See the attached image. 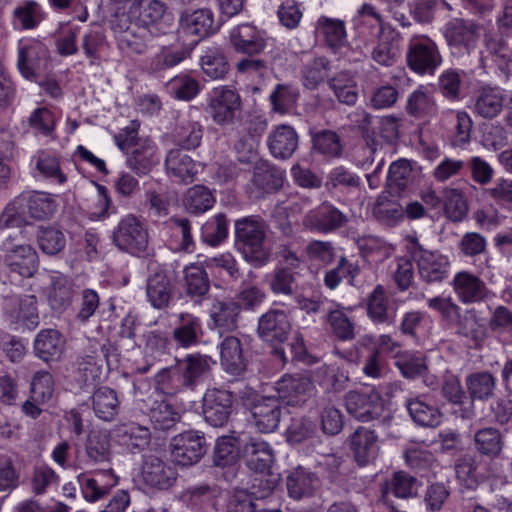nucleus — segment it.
<instances>
[{"label":"nucleus","instance_id":"nucleus-25","mask_svg":"<svg viewBox=\"0 0 512 512\" xmlns=\"http://www.w3.org/2000/svg\"><path fill=\"white\" fill-rule=\"evenodd\" d=\"M285 171L268 160L259 159L253 166L251 180L257 197L273 194L283 186Z\"/></svg>","mask_w":512,"mask_h":512},{"label":"nucleus","instance_id":"nucleus-52","mask_svg":"<svg viewBox=\"0 0 512 512\" xmlns=\"http://www.w3.org/2000/svg\"><path fill=\"white\" fill-rule=\"evenodd\" d=\"M356 360L360 362L364 359L363 372L366 376L372 378H379L382 373V366L380 363V351L376 340L372 336L365 335L361 337L357 344Z\"/></svg>","mask_w":512,"mask_h":512},{"label":"nucleus","instance_id":"nucleus-40","mask_svg":"<svg viewBox=\"0 0 512 512\" xmlns=\"http://www.w3.org/2000/svg\"><path fill=\"white\" fill-rule=\"evenodd\" d=\"M366 313L375 325H392L396 311L390 307L386 289L378 284L367 295Z\"/></svg>","mask_w":512,"mask_h":512},{"label":"nucleus","instance_id":"nucleus-46","mask_svg":"<svg viewBox=\"0 0 512 512\" xmlns=\"http://www.w3.org/2000/svg\"><path fill=\"white\" fill-rule=\"evenodd\" d=\"M183 289L186 296L195 303H201L210 290L206 269L197 263L187 265L183 270Z\"/></svg>","mask_w":512,"mask_h":512},{"label":"nucleus","instance_id":"nucleus-26","mask_svg":"<svg viewBox=\"0 0 512 512\" xmlns=\"http://www.w3.org/2000/svg\"><path fill=\"white\" fill-rule=\"evenodd\" d=\"M65 346L66 340L59 330L45 328L41 329L34 338L33 353L38 359L50 365L62 358Z\"/></svg>","mask_w":512,"mask_h":512},{"label":"nucleus","instance_id":"nucleus-19","mask_svg":"<svg viewBox=\"0 0 512 512\" xmlns=\"http://www.w3.org/2000/svg\"><path fill=\"white\" fill-rule=\"evenodd\" d=\"M279 400L288 406H301L311 397L314 384L307 374H284L276 383Z\"/></svg>","mask_w":512,"mask_h":512},{"label":"nucleus","instance_id":"nucleus-10","mask_svg":"<svg viewBox=\"0 0 512 512\" xmlns=\"http://www.w3.org/2000/svg\"><path fill=\"white\" fill-rule=\"evenodd\" d=\"M450 56L456 60L470 56L478 47V26L471 21L455 18L441 29Z\"/></svg>","mask_w":512,"mask_h":512},{"label":"nucleus","instance_id":"nucleus-5","mask_svg":"<svg viewBox=\"0 0 512 512\" xmlns=\"http://www.w3.org/2000/svg\"><path fill=\"white\" fill-rule=\"evenodd\" d=\"M39 268V256L30 245H16L3 250L0 256L1 275L4 283L20 285L24 279L31 278Z\"/></svg>","mask_w":512,"mask_h":512},{"label":"nucleus","instance_id":"nucleus-59","mask_svg":"<svg viewBox=\"0 0 512 512\" xmlns=\"http://www.w3.org/2000/svg\"><path fill=\"white\" fill-rule=\"evenodd\" d=\"M286 439L290 444H300L310 441L311 444L320 443L318 424L308 417L292 418L286 429Z\"/></svg>","mask_w":512,"mask_h":512},{"label":"nucleus","instance_id":"nucleus-53","mask_svg":"<svg viewBox=\"0 0 512 512\" xmlns=\"http://www.w3.org/2000/svg\"><path fill=\"white\" fill-rule=\"evenodd\" d=\"M180 499L191 510L205 512L215 504L216 488L208 483L190 485L182 491Z\"/></svg>","mask_w":512,"mask_h":512},{"label":"nucleus","instance_id":"nucleus-2","mask_svg":"<svg viewBox=\"0 0 512 512\" xmlns=\"http://www.w3.org/2000/svg\"><path fill=\"white\" fill-rule=\"evenodd\" d=\"M216 361L199 352L175 358V364L164 368L155 376L156 389L167 396L195 390L210 376Z\"/></svg>","mask_w":512,"mask_h":512},{"label":"nucleus","instance_id":"nucleus-51","mask_svg":"<svg viewBox=\"0 0 512 512\" xmlns=\"http://www.w3.org/2000/svg\"><path fill=\"white\" fill-rule=\"evenodd\" d=\"M95 416L103 421H113L119 414L120 400L117 392L107 386H100L91 396Z\"/></svg>","mask_w":512,"mask_h":512},{"label":"nucleus","instance_id":"nucleus-6","mask_svg":"<svg viewBox=\"0 0 512 512\" xmlns=\"http://www.w3.org/2000/svg\"><path fill=\"white\" fill-rule=\"evenodd\" d=\"M292 325L285 310L270 308L258 319L257 334L263 341L273 346L272 354L285 364L288 359L282 344L291 332Z\"/></svg>","mask_w":512,"mask_h":512},{"label":"nucleus","instance_id":"nucleus-64","mask_svg":"<svg viewBox=\"0 0 512 512\" xmlns=\"http://www.w3.org/2000/svg\"><path fill=\"white\" fill-rule=\"evenodd\" d=\"M300 96L298 87L290 83H278L269 95L272 111L284 115L297 103Z\"/></svg>","mask_w":512,"mask_h":512},{"label":"nucleus","instance_id":"nucleus-35","mask_svg":"<svg viewBox=\"0 0 512 512\" xmlns=\"http://www.w3.org/2000/svg\"><path fill=\"white\" fill-rule=\"evenodd\" d=\"M299 144L296 130L286 124L275 126L267 138V146L271 155L276 159H289L295 153Z\"/></svg>","mask_w":512,"mask_h":512},{"label":"nucleus","instance_id":"nucleus-48","mask_svg":"<svg viewBox=\"0 0 512 512\" xmlns=\"http://www.w3.org/2000/svg\"><path fill=\"white\" fill-rule=\"evenodd\" d=\"M504 91L499 87H483L476 96L473 112L484 119H493L503 110Z\"/></svg>","mask_w":512,"mask_h":512},{"label":"nucleus","instance_id":"nucleus-45","mask_svg":"<svg viewBox=\"0 0 512 512\" xmlns=\"http://www.w3.org/2000/svg\"><path fill=\"white\" fill-rule=\"evenodd\" d=\"M33 161L35 163L34 178L58 185L67 182V175L61 169L60 157L55 152L41 150L33 158Z\"/></svg>","mask_w":512,"mask_h":512},{"label":"nucleus","instance_id":"nucleus-8","mask_svg":"<svg viewBox=\"0 0 512 512\" xmlns=\"http://www.w3.org/2000/svg\"><path fill=\"white\" fill-rule=\"evenodd\" d=\"M50 66V52L44 42L35 38H24L18 42L17 69L24 79L38 82Z\"/></svg>","mask_w":512,"mask_h":512},{"label":"nucleus","instance_id":"nucleus-32","mask_svg":"<svg viewBox=\"0 0 512 512\" xmlns=\"http://www.w3.org/2000/svg\"><path fill=\"white\" fill-rule=\"evenodd\" d=\"M159 162L157 145L148 138L127 152L126 166L140 177L148 175Z\"/></svg>","mask_w":512,"mask_h":512},{"label":"nucleus","instance_id":"nucleus-22","mask_svg":"<svg viewBox=\"0 0 512 512\" xmlns=\"http://www.w3.org/2000/svg\"><path fill=\"white\" fill-rule=\"evenodd\" d=\"M78 483L84 499L96 502L103 499L117 486L119 478L112 469L97 470L78 475Z\"/></svg>","mask_w":512,"mask_h":512},{"label":"nucleus","instance_id":"nucleus-56","mask_svg":"<svg viewBox=\"0 0 512 512\" xmlns=\"http://www.w3.org/2000/svg\"><path fill=\"white\" fill-rule=\"evenodd\" d=\"M166 88L173 99L188 102L198 96L201 83L191 74L180 73L167 82Z\"/></svg>","mask_w":512,"mask_h":512},{"label":"nucleus","instance_id":"nucleus-17","mask_svg":"<svg viewBox=\"0 0 512 512\" xmlns=\"http://www.w3.org/2000/svg\"><path fill=\"white\" fill-rule=\"evenodd\" d=\"M177 273L171 266H159L146 281V296L150 305L158 310L166 309L173 300Z\"/></svg>","mask_w":512,"mask_h":512},{"label":"nucleus","instance_id":"nucleus-43","mask_svg":"<svg viewBox=\"0 0 512 512\" xmlns=\"http://www.w3.org/2000/svg\"><path fill=\"white\" fill-rule=\"evenodd\" d=\"M243 456L246 466L260 474H269L274 462L271 446L260 439L250 438L244 445Z\"/></svg>","mask_w":512,"mask_h":512},{"label":"nucleus","instance_id":"nucleus-12","mask_svg":"<svg viewBox=\"0 0 512 512\" xmlns=\"http://www.w3.org/2000/svg\"><path fill=\"white\" fill-rule=\"evenodd\" d=\"M407 66L419 75H434L443 59L437 44L421 35L409 40L406 52Z\"/></svg>","mask_w":512,"mask_h":512},{"label":"nucleus","instance_id":"nucleus-9","mask_svg":"<svg viewBox=\"0 0 512 512\" xmlns=\"http://www.w3.org/2000/svg\"><path fill=\"white\" fill-rule=\"evenodd\" d=\"M410 258L416 263L419 278L425 284H441L448 279L451 262L440 251L425 249L415 240L410 248Z\"/></svg>","mask_w":512,"mask_h":512},{"label":"nucleus","instance_id":"nucleus-30","mask_svg":"<svg viewBox=\"0 0 512 512\" xmlns=\"http://www.w3.org/2000/svg\"><path fill=\"white\" fill-rule=\"evenodd\" d=\"M347 222V216L329 203H323L310 211L304 219L307 227L321 233L333 232L343 227Z\"/></svg>","mask_w":512,"mask_h":512},{"label":"nucleus","instance_id":"nucleus-1","mask_svg":"<svg viewBox=\"0 0 512 512\" xmlns=\"http://www.w3.org/2000/svg\"><path fill=\"white\" fill-rule=\"evenodd\" d=\"M217 29L218 26L214 25V15L210 9L184 10L179 20V32L184 36L196 38L188 45L162 47L158 53L145 60L144 71L156 78L163 77L167 70L189 58L200 40L214 34Z\"/></svg>","mask_w":512,"mask_h":512},{"label":"nucleus","instance_id":"nucleus-3","mask_svg":"<svg viewBox=\"0 0 512 512\" xmlns=\"http://www.w3.org/2000/svg\"><path fill=\"white\" fill-rule=\"evenodd\" d=\"M57 196L46 191L25 190L14 197L0 215V227H21L29 222L48 221L58 210Z\"/></svg>","mask_w":512,"mask_h":512},{"label":"nucleus","instance_id":"nucleus-54","mask_svg":"<svg viewBox=\"0 0 512 512\" xmlns=\"http://www.w3.org/2000/svg\"><path fill=\"white\" fill-rule=\"evenodd\" d=\"M504 445V435L497 428L484 427L478 429L474 434L476 451L490 460L500 456Z\"/></svg>","mask_w":512,"mask_h":512},{"label":"nucleus","instance_id":"nucleus-33","mask_svg":"<svg viewBox=\"0 0 512 512\" xmlns=\"http://www.w3.org/2000/svg\"><path fill=\"white\" fill-rule=\"evenodd\" d=\"M75 284L72 278L60 272L50 275L48 287V304L56 313L65 312L73 303Z\"/></svg>","mask_w":512,"mask_h":512},{"label":"nucleus","instance_id":"nucleus-21","mask_svg":"<svg viewBox=\"0 0 512 512\" xmlns=\"http://www.w3.org/2000/svg\"><path fill=\"white\" fill-rule=\"evenodd\" d=\"M112 29L121 50L137 55L144 54L148 50L151 36L149 31L138 29L128 21L127 17L116 15V19L112 21Z\"/></svg>","mask_w":512,"mask_h":512},{"label":"nucleus","instance_id":"nucleus-18","mask_svg":"<svg viewBox=\"0 0 512 512\" xmlns=\"http://www.w3.org/2000/svg\"><path fill=\"white\" fill-rule=\"evenodd\" d=\"M229 40L236 53L248 57L260 55L268 45L267 32L252 22L234 26L229 32Z\"/></svg>","mask_w":512,"mask_h":512},{"label":"nucleus","instance_id":"nucleus-49","mask_svg":"<svg viewBox=\"0 0 512 512\" xmlns=\"http://www.w3.org/2000/svg\"><path fill=\"white\" fill-rule=\"evenodd\" d=\"M329 89L333 92L340 104L354 106L358 100L359 92L355 76L347 70L340 71L327 81Z\"/></svg>","mask_w":512,"mask_h":512},{"label":"nucleus","instance_id":"nucleus-57","mask_svg":"<svg viewBox=\"0 0 512 512\" xmlns=\"http://www.w3.org/2000/svg\"><path fill=\"white\" fill-rule=\"evenodd\" d=\"M203 137V126L192 120H181L176 125L172 138L176 146L184 150H194L200 146Z\"/></svg>","mask_w":512,"mask_h":512},{"label":"nucleus","instance_id":"nucleus-42","mask_svg":"<svg viewBox=\"0 0 512 512\" xmlns=\"http://www.w3.org/2000/svg\"><path fill=\"white\" fill-rule=\"evenodd\" d=\"M469 84V73L460 68H447L438 77V89L449 101H459L464 98Z\"/></svg>","mask_w":512,"mask_h":512},{"label":"nucleus","instance_id":"nucleus-63","mask_svg":"<svg viewBox=\"0 0 512 512\" xmlns=\"http://www.w3.org/2000/svg\"><path fill=\"white\" fill-rule=\"evenodd\" d=\"M203 73L211 80L224 79L229 72V63L219 48H208L200 58Z\"/></svg>","mask_w":512,"mask_h":512},{"label":"nucleus","instance_id":"nucleus-31","mask_svg":"<svg viewBox=\"0 0 512 512\" xmlns=\"http://www.w3.org/2000/svg\"><path fill=\"white\" fill-rule=\"evenodd\" d=\"M405 406L412 421L418 426L435 428L442 423L443 414L429 396L408 398Z\"/></svg>","mask_w":512,"mask_h":512},{"label":"nucleus","instance_id":"nucleus-34","mask_svg":"<svg viewBox=\"0 0 512 512\" xmlns=\"http://www.w3.org/2000/svg\"><path fill=\"white\" fill-rule=\"evenodd\" d=\"M319 486L317 474L308 468L298 466L286 477L288 496L294 500H305L313 497Z\"/></svg>","mask_w":512,"mask_h":512},{"label":"nucleus","instance_id":"nucleus-38","mask_svg":"<svg viewBox=\"0 0 512 512\" xmlns=\"http://www.w3.org/2000/svg\"><path fill=\"white\" fill-rule=\"evenodd\" d=\"M255 426L261 433L274 432L280 423L282 407L279 399L261 398L251 407Z\"/></svg>","mask_w":512,"mask_h":512},{"label":"nucleus","instance_id":"nucleus-15","mask_svg":"<svg viewBox=\"0 0 512 512\" xmlns=\"http://www.w3.org/2000/svg\"><path fill=\"white\" fill-rule=\"evenodd\" d=\"M173 460L181 466H191L199 462L207 451L203 432L187 430L174 436L170 442Z\"/></svg>","mask_w":512,"mask_h":512},{"label":"nucleus","instance_id":"nucleus-50","mask_svg":"<svg viewBox=\"0 0 512 512\" xmlns=\"http://www.w3.org/2000/svg\"><path fill=\"white\" fill-rule=\"evenodd\" d=\"M240 439L233 435L218 437L213 451V465L234 471L240 458Z\"/></svg>","mask_w":512,"mask_h":512},{"label":"nucleus","instance_id":"nucleus-60","mask_svg":"<svg viewBox=\"0 0 512 512\" xmlns=\"http://www.w3.org/2000/svg\"><path fill=\"white\" fill-rule=\"evenodd\" d=\"M331 62L326 57H315L301 70L302 85L308 90H316L325 80L328 81Z\"/></svg>","mask_w":512,"mask_h":512},{"label":"nucleus","instance_id":"nucleus-24","mask_svg":"<svg viewBox=\"0 0 512 512\" xmlns=\"http://www.w3.org/2000/svg\"><path fill=\"white\" fill-rule=\"evenodd\" d=\"M222 369L233 376H240L248 366V357L241 340L232 335H227L217 344Z\"/></svg>","mask_w":512,"mask_h":512},{"label":"nucleus","instance_id":"nucleus-36","mask_svg":"<svg viewBox=\"0 0 512 512\" xmlns=\"http://www.w3.org/2000/svg\"><path fill=\"white\" fill-rule=\"evenodd\" d=\"M166 6L158 0H139L133 4L127 14L120 17H127L138 29L149 31L151 26L156 25L163 17Z\"/></svg>","mask_w":512,"mask_h":512},{"label":"nucleus","instance_id":"nucleus-29","mask_svg":"<svg viewBox=\"0 0 512 512\" xmlns=\"http://www.w3.org/2000/svg\"><path fill=\"white\" fill-rule=\"evenodd\" d=\"M141 474L143 483L157 490H168L175 484L178 477L174 466L153 456L145 460Z\"/></svg>","mask_w":512,"mask_h":512},{"label":"nucleus","instance_id":"nucleus-39","mask_svg":"<svg viewBox=\"0 0 512 512\" xmlns=\"http://www.w3.org/2000/svg\"><path fill=\"white\" fill-rule=\"evenodd\" d=\"M46 18L47 12L39 2L21 0L12 12L11 24L18 31L35 30Z\"/></svg>","mask_w":512,"mask_h":512},{"label":"nucleus","instance_id":"nucleus-41","mask_svg":"<svg viewBox=\"0 0 512 512\" xmlns=\"http://www.w3.org/2000/svg\"><path fill=\"white\" fill-rule=\"evenodd\" d=\"M113 436L120 446L133 454L143 451L151 439L149 429L135 422L117 426L113 430Z\"/></svg>","mask_w":512,"mask_h":512},{"label":"nucleus","instance_id":"nucleus-58","mask_svg":"<svg viewBox=\"0 0 512 512\" xmlns=\"http://www.w3.org/2000/svg\"><path fill=\"white\" fill-rule=\"evenodd\" d=\"M468 398L472 400L486 401L494 395L496 387L495 377L488 371L474 372L466 377Z\"/></svg>","mask_w":512,"mask_h":512},{"label":"nucleus","instance_id":"nucleus-55","mask_svg":"<svg viewBox=\"0 0 512 512\" xmlns=\"http://www.w3.org/2000/svg\"><path fill=\"white\" fill-rule=\"evenodd\" d=\"M165 166L175 177L185 183H192L198 174L196 162L181 149H171L168 152Z\"/></svg>","mask_w":512,"mask_h":512},{"label":"nucleus","instance_id":"nucleus-44","mask_svg":"<svg viewBox=\"0 0 512 512\" xmlns=\"http://www.w3.org/2000/svg\"><path fill=\"white\" fill-rule=\"evenodd\" d=\"M316 34L333 53L348 43L345 22L341 19L320 16L316 23Z\"/></svg>","mask_w":512,"mask_h":512},{"label":"nucleus","instance_id":"nucleus-20","mask_svg":"<svg viewBox=\"0 0 512 512\" xmlns=\"http://www.w3.org/2000/svg\"><path fill=\"white\" fill-rule=\"evenodd\" d=\"M90 348V354H85L77 360L75 378L83 390L94 387L100 381L103 365L108 362L109 348L106 345L97 343Z\"/></svg>","mask_w":512,"mask_h":512},{"label":"nucleus","instance_id":"nucleus-16","mask_svg":"<svg viewBox=\"0 0 512 512\" xmlns=\"http://www.w3.org/2000/svg\"><path fill=\"white\" fill-rule=\"evenodd\" d=\"M234 394L226 389H207L202 398V415L207 424L224 427L233 412Z\"/></svg>","mask_w":512,"mask_h":512},{"label":"nucleus","instance_id":"nucleus-47","mask_svg":"<svg viewBox=\"0 0 512 512\" xmlns=\"http://www.w3.org/2000/svg\"><path fill=\"white\" fill-rule=\"evenodd\" d=\"M442 395L451 403L454 407H458L455 413H459V416L463 419H471L474 416V405L472 400L468 398V395L464 391L459 379L454 376H448L445 378L442 384Z\"/></svg>","mask_w":512,"mask_h":512},{"label":"nucleus","instance_id":"nucleus-14","mask_svg":"<svg viewBox=\"0 0 512 512\" xmlns=\"http://www.w3.org/2000/svg\"><path fill=\"white\" fill-rule=\"evenodd\" d=\"M207 111L219 126L232 125L241 111V97L228 86L214 87L208 94Z\"/></svg>","mask_w":512,"mask_h":512},{"label":"nucleus","instance_id":"nucleus-13","mask_svg":"<svg viewBox=\"0 0 512 512\" xmlns=\"http://www.w3.org/2000/svg\"><path fill=\"white\" fill-rule=\"evenodd\" d=\"M345 406L347 412L361 422H370L383 417L386 411L385 401L375 388H364L351 390L345 395Z\"/></svg>","mask_w":512,"mask_h":512},{"label":"nucleus","instance_id":"nucleus-23","mask_svg":"<svg viewBox=\"0 0 512 512\" xmlns=\"http://www.w3.org/2000/svg\"><path fill=\"white\" fill-rule=\"evenodd\" d=\"M204 335L202 320L187 312L177 315L172 330V341L177 348L189 349L201 343Z\"/></svg>","mask_w":512,"mask_h":512},{"label":"nucleus","instance_id":"nucleus-37","mask_svg":"<svg viewBox=\"0 0 512 512\" xmlns=\"http://www.w3.org/2000/svg\"><path fill=\"white\" fill-rule=\"evenodd\" d=\"M239 303L232 298H214L209 308V316L215 328L232 332L238 328L240 318Z\"/></svg>","mask_w":512,"mask_h":512},{"label":"nucleus","instance_id":"nucleus-27","mask_svg":"<svg viewBox=\"0 0 512 512\" xmlns=\"http://www.w3.org/2000/svg\"><path fill=\"white\" fill-rule=\"evenodd\" d=\"M378 435L372 429L359 426L349 437V449L355 462L360 467H365L373 462L378 454Z\"/></svg>","mask_w":512,"mask_h":512},{"label":"nucleus","instance_id":"nucleus-7","mask_svg":"<svg viewBox=\"0 0 512 512\" xmlns=\"http://www.w3.org/2000/svg\"><path fill=\"white\" fill-rule=\"evenodd\" d=\"M115 246L132 256L145 257L149 254V233L145 223L133 214L121 218L113 231Z\"/></svg>","mask_w":512,"mask_h":512},{"label":"nucleus","instance_id":"nucleus-28","mask_svg":"<svg viewBox=\"0 0 512 512\" xmlns=\"http://www.w3.org/2000/svg\"><path fill=\"white\" fill-rule=\"evenodd\" d=\"M452 287L458 300L463 304L483 302L490 292L486 283L469 271L457 272L453 277Z\"/></svg>","mask_w":512,"mask_h":512},{"label":"nucleus","instance_id":"nucleus-11","mask_svg":"<svg viewBox=\"0 0 512 512\" xmlns=\"http://www.w3.org/2000/svg\"><path fill=\"white\" fill-rule=\"evenodd\" d=\"M2 312L14 330L32 331L40 323L38 300L35 295H7L3 298Z\"/></svg>","mask_w":512,"mask_h":512},{"label":"nucleus","instance_id":"nucleus-4","mask_svg":"<svg viewBox=\"0 0 512 512\" xmlns=\"http://www.w3.org/2000/svg\"><path fill=\"white\" fill-rule=\"evenodd\" d=\"M235 227V247L244 259L261 267L270 259V252L265 247L266 231L260 216L251 215L237 219Z\"/></svg>","mask_w":512,"mask_h":512},{"label":"nucleus","instance_id":"nucleus-62","mask_svg":"<svg viewBox=\"0 0 512 512\" xmlns=\"http://www.w3.org/2000/svg\"><path fill=\"white\" fill-rule=\"evenodd\" d=\"M215 202L214 194L204 185L190 187L183 198V205L186 211L194 215H200L210 210Z\"/></svg>","mask_w":512,"mask_h":512},{"label":"nucleus","instance_id":"nucleus-61","mask_svg":"<svg viewBox=\"0 0 512 512\" xmlns=\"http://www.w3.org/2000/svg\"><path fill=\"white\" fill-rule=\"evenodd\" d=\"M229 235V221L224 213L210 217L201 227V241L210 246H220Z\"/></svg>","mask_w":512,"mask_h":512}]
</instances>
